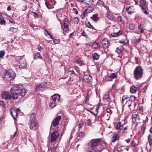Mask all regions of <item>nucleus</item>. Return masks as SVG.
Listing matches in <instances>:
<instances>
[{
    "instance_id": "nucleus-5",
    "label": "nucleus",
    "mask_w": 152,
    "mask_h": 152,
    "mask_svg": "<svg viewBox=\"0 0 152 152\" xmlns=\"http://www.w3.org/2000/svg\"><path fill=\"white\" fill-rule=\"evenodd\" d=\"M61 117L60 115H58L54 118L52 123V126H55L59 124V121L61 119Z\"/></svg>"
},
{
    "instance_id": "nucleus-53",
    "label": "nucleus",
    "mask_w": 152,
    "mask_h": 152,
    "mask_svg": "<svg viewBox=\"0 0 152 152\" xmlns=\"http://www.w3.org/2000/svg\"><path fill=\"white\" fill-rule=\"evenodd\" d=\"M84 125V124L83 123L79 124H78V128L79 129L81 128Z\"/></svg>"
},
{
    "instance_id": "nucleus-57",
    "label": "nucleus",
    "mask_w": 152,
    "mask_h": 152,
    "mask_svg": "<svg viewBox=\"0 0 152 152\" xmlns=\"http://www.w3.org/2000/svg\"><path fill=\"white\" fill-rule=\"evenodd\" d=\"M132 147H134L136 146V144L134 143V142L133 141L132 142Z\"/></svg>"
},
{
    "instance_id": "nucleus-6",
    "label": "nucleus",
    "mask_w": 152,
    "mask_h": 152,
    "mask_svg": "<svg viewBox=\"0 0 152 152\" xmlns=\"http://www.w3.org/2000/svg\"><path fill=\"white\" fill-rule=\"evenodd\" d=\"M15 77V73L7 72L5 76V77L8 80H11L14 78Z\"/></svg>"
},
{
    "instance_id": "nucleus-39",
    "label": "nucleus",
    "mask_w": 152,
    "mask_h": 152,
    "mask_svg": "<svg viewBox=\"0 0 152 152\" xmlns=\"http://www.w3.org/2000/svg\"><path fill=\"white\" fill-rule=\"evenodd\" d=\"M140 3L141 4L140 5H141L142 6L145 5L146 4V1L145 0H141L140 1Z\"/></svg>"
},
{
    "instance_id": "nucleus-22",
    "label": "nucleus",
    "mask_w": 152,
    "mask_h": 152,
    "mask_svg": "<svg viewBox=\"0 0 152 152\" xmlns=\"http://www.w3.org/2000/svg\"><path fill=\"white\" fill-rule=\"evenodd\" d=\"M123 128V125L121 124V123L120 122H118L117 125L116 129L119 130H121Z\"/></svg>"
},
{
    "instance_id": "nucleus-52",
    "label": "nucleus",
    "mask_w": 152,
    "mask_h": 152,
    "mask_svg": "<svg viewBox=\"0 0 152 152\" xmlns=\"http://www.w3.org/2000/svg\"><path fill=\"white\" fill-rule=\"evenodd\" d=\"M115 52L118 53L120 54L121 53V51L118 48H117L116 49Z\"/></svg>"
},
{
    "instance_id": "nucleus-24",
    "label": "nucleus",
    "mask_w": 152,
    "mask_h": 152,
    "mask_svg": "<svg viewBox=\"0 0 152 152\" xmlns=\"http://www.w3.org/2000/svg\"><path fill=\"white\" fill-rule=\"evenodd\" d=\"M93 58L95 60H97L99 58V55L96 53H94L92 55Z\"/></svg>"
},
{
    "instance_id": "nucleus-58",
    "label": "nucleus",
    "mask_w": 152,
    "mask_h": 152,
    "mask_svg": "<svg viewBox=\"0 0 152 152\" xmlns=\"http://www.w3.org/2000/svg\"><path fill=\"white\" fill-rule=\"evenodd\" d=\"M100 106V105H99V104H98L96 108V111L97 113L98 112V110L99 109V107Z\"/></svg>"
},
{
    "instance_id": "nucleus-9",
    "label": "nucleus",
    "mask_w": 152,
    "mask_h": 152,
    "mask_svg": "<svg viewBox=\"0 0 152 152\" xmlns=\"http://www.w3.org/2000/svg\"><path fill=\"white\" fill-rule=\"evenodd\" d=\"M38 127L37 124L36 122L31 123L30 128L31 129L35 130Z\"/></svg>"
},
{
    "instance_id": "nucleus-36",
    "label": "nucleus",
    "mask_w": 152,
    "mask_h": 152,
    "mask_svg": "<svg viewBox=\"0 0 152 152\" xmlns=\"http://www.w3.org/2000/svg\"><path fill=\"white\" fill-rule=\"evenodd\" d=\"M5 23V21L3 17L0 18V24H4Z\"/></svg>"
},
{
    "instance_id": "nucleus-61",
    "label": "nucleus",
    "mask_w": 152,
    "mask_h": 152,
    "mask_svg": "<svg viewBox=\"0 0 152 152\" xmlns=\"http://www.w3.org/2000/svg\"><path fill=\"white\" fill-rule=\"evenodd\" d=\"M7 10H8V11H10L11 10V7L10 6H9L7 8Z\"/></svg>"
},
{
    "instance_id": "nucleus-35",
    "label": "nucleus",
    "mask_w": 152,
    "mask_h": 152,
    "mask_svg": "<svg viewBox=\"0 0 152 152\" xmlns=\"http://www.w3.org/2000/svg\"><path fill=\"white\" fill-rule=\"evenodd\" d=\"M56 105V104L55 102H50L49 104V107L50 108H53Z\"/></svg>"
},
{
    "instance_id": "nucleus-19",
    "label": "nucleus",
    "mask_w": 152,
    "mask_h": 152,
    "mask_svg": "<svg viewBox=\"0 0 152 152\" xmlns=\"http://www.w3.org/2000/svg\"><path fill=\"white\" fill-rule=\"evenodd\" d=\"M148 142L150 146L151 147L152 145V134H149L148 136Z\"/></svg>"
},
{
    "instance_id": "nucleus-10",
    "label": "nucleus",
    "mask_w": 152,
    "mask_h": 152,
    "mask_svg": "<svg viewBox=\"0 0 152 152\" xmlns=\"http://www.w3.org/2000/svg\"><path fill=\"white\" fill-rule=\"evenodd\" d=\"M103 47L104 48H107L109 45L108 40L107 39H103L102 42Z\"/></svg>"
},
{
    "instance_id": "nucleus-20",
    "label": "nucleus",
    "mask_w": 152,
    "mask_h": 152,
    "mask_svg": "<svg viewBox=\"0 0 152 152\" xmlns=\"http://www.w3.org/2000/svg\"><path fill=\"white\" fill-rule=\"evenodd\" d=\"M122 33V32L121 31H119L117 32L111 34V35L113 37H116L119 36Z\"/></svg>"
},
{
    "instance_id": "nucleus-59",
    "label": "nucleus",
    "mask_w": 152,
    "mask_h": 152,
    "mask_svg": "<svg viewBox=\"0 0 152 152\" xmlns=\"http://www.w3.org/2000/svg\"><path fill=\"white\" fill-rule=\"evenodd\" d=\"M43 48H42L41 47H38L37 48V49H38V50L39 51L41 50H42L43 49Z\"/></svg>"
},
{
    "instance_id": "nucleus-28",
    "label": "nucleus",
    "mask_w": 152,
    "mask_h": 152,
    "mask_svg": "<svg viewBox=\"0 0 152 152\" xmlns=\"http://www.w3.org/2000/svg\"><path fill=\"white\" fill-rule=\"evenodd\" d=\"M137 115L136 114L132 115V121L133 123H135L136 121Z\"/></svg>"
},
{
    "instance_id": "nucleus-25",
    "label": "nucleus",
    "mask_w": 152,
    "mask_h": 152,
    "mask_svg": "<svg viewBox=\"0 0 152 152\" xmlns=\"http://www.w3.org/2000/svg\"><path fill=\"white\" fill-rule=\"evenodd\" d=\"M119 138V137L116 134H114L113 135V142H115L116 140H118Z\"/></svg>"
},
{
    "instance_id": "nucleus-2",
    "label": "nucleus",
    "mask_w": 152,
    "mask_h": 152,
    "mask_svg": "<svg viewBox=\"0 0 152 152\" xmlns=\"http://www.w3.org/2000/svg\"><path fill=\"white\" fill-rule=\"evenodd\" d=\"M100 139H93L89 143V152H101L100 147L101 145Z\"/></svg>"
},
{
    "instance_id": "nucleus-4",
    "label": "nucleus",
    "mask_w": 152,
    "mask_h": 152,
    "mask_svg": "<svg viewBox=\"0 0 152 152\" xmlns=\"http://www.w3.org/2000/svg\"><path fill=\"white\" fill-rule=\"evenodd\" d=\"M136 98L135 96H131L129 98V100L126 102L129 108L131 109V107L134 108L137 105L136 102Z\"/></svg>"
},
{
    "instance_id": "nucleus-46",
    "label": "nucleus",
    "mask_w": 152,
    "mask_h": 152,
    "mask_svg": "<svg viewBox=\"0 0 152 152\" xmlns=\"http://www.w3.org/2000/svg\"><path fill=\"white\" fill-rule=\"evenodd\" d=\"M129 97L127 95H124L122 97V102H123L124 101L128 98Z\"/></svg>"
},
{
    "instance_id": "nucleus-17",
    "label": "nucleus",
    "mask_w": 152,
    "mask_h": 152,
    "mask_svg": "<svg viewBox=\"0 0 152 152\" xmlns=\"http://www.w3.org/2000/svg\"><path fill=\"white\" fill-rule=\"evenodd\" d=\"M64 28H63V31L67 32L69 30V25L67 23L64 22L63 24Z\"/></svg>"
},
{
    "instance_id": "nucleus-50",
    "label": "nucleus",
    "mask_w": 152,
    "mask_h": 152,
    "mask_svg": "<svg viewBox=\"0 0 152 152\" xmlns=\"http://www.w3.org/2000/svg\"><path fill=\"white\" fill-rule=\"evenodd\" d=\"M72 11L74 13H75L77 15L78 14V11L76 9L73 8L72 10Z\"/></svg>"
},
{
    "instance_id": "nucleus-13",
    "label": "nucleus",
    "mask_w": 152,
    "mask_h": 152,
    "mask_svg": "<svg viewBox=\"0 0 152 152\" xmlns=\"http://www.w3.org/2000/svg\"><path fill=\"white\" fill-rule=\"evenodd\" d=\"M52 97L54 102H55L56 100H58V102L60 101V97L59 94H55L52 96Z\"/></svg>"
},
{
    "instance_id": "nucleus-41",
    "label": "nucleus",
    "mask_w": 152,
    "mask_h": 152,
    "mask_svg": "<svg viewBox=\"0 0 152 152\" xmlns=\"http://www.w3.org/2000/svg\"><path fill=\"white\" fill-rule=\"evenodd\" d=\"M109 99V97L108 95H105L104 96L103 99L104 101H107Z\"/></svg>"
},
{
    "instance_id": "nucleus-44",
    "label": "nucleus",
    "mask_w": 152,
    "mask_h": 152,
    "mask_svg": "<svg viewBox=\"0 0 152 152\" xmlns=\"http://www.w3.org/2000/svg\"><path fill=\"white\" fill-rule=\"evenodd\" d=\"M23 56H17L15 58V59L17 61H18L19 60H21Z\"/></svg>"
},
{
    "instance_id": "nucleus-21",
    "label": "nucleus",
    "mask_w": 152,
    "mask_h": 152,
    "mask_svg": "<svg viewBox=\"0 0 152 152\" xmlns=\"http://www.w3.org/2000/svg\"><path fill=\"white\" fill-rule=\"evenodd\" d=\"M137 88L133 86L131 87L130 89V91L132 93H135L137 91Z\"/></svg>"
},
{
    "instance_id": "nucleus-54",
    "label": "nucleus",
    "mask_w": 152,
    "mask_h": 152,
    "mask_svg": "<svg viewBox=\"0 0 152 152\" xmlns=\"http://www.w3.org/2000/svg\"><path fill=\"white\" fill-rule=\"evenodd\" d=\"M32 13H33L34 14V15H33L34 16L35 18H38V15L37 14L36 12H32Z\"/></svg>"
},
{
    "instance_id": "nucleus-63",
    "label": "nucleus",
    "mask_w": 152,
    "mask_h": 152,
    "mask_svg": "<svg viewBox=\"0 0 152 152\" xmlns=\"http://www.w3.org/2000/svg\"><path fill=\"white\" fill-rule=\"evenodd\" d=\"M77 1L80 3H81L83 4V0H76Z\"/></svg>"
},
{
    "instance_id": "nucleus-16",
    "label": "nucleus",
    "mask_w": 152,
    "mask_h": 152,
    "mask_svg": "<svg viewBox=\"0 0 152 152\" xmlns=\"http://www.w3.org/2000/svg\"><path fill=\"white\" fill-rule=\"evenodd\" d=\"M36 116L35 114L33 113L31 115L30 117V121L31 123L36 122L35 119Z\"/></svg>"
},
{
    "instance_id": "nucleus-23",
    "label": "nucleus",
    "mask_w": 152,
    "mask_h": 152,
    "mask_svg": "<svg viewBox=\"0 0 152 152\" xmlns=\"http://www.w3.org/2000/svg\"><path fill=\"white\" fill-rule=\"evenodd\" d=\"M117 77V75L116 73H112L110 75L108 76L109 78H112L115 79Z\"/></svg>"
},
{
    "instance_id": "nucleus-56",
    "label": "nucleus",
    "mask_w": 152,
    "mask_h": 152,
    "mask_svg": "<svg viewBox=\"0 0 152 152\" xmlns=\"http://www.w3.org/2000/svg\"><path fill=\"white\" fill-rule=\"evenodd\" d=\"M16 132H15L13 135H12L11 137V139H13L15 136L16 135Z\"/></svg>"
},
{
    "instance_id": "nucleus-31",
    "label": "nucleus",
    "mask_w": 152,
    "mask_h": 152,
    "mask_svg": "<svg viewBox=\"0 0 152 152\" xmlns=\"http://www.w3.org/2000/svg\"><path fill=\"white\" fill-rule=\"evenodd\" d=\"M107 16L108 19L110 20H113L114 18V17L113 15L109 13H107Z\"/></svg>"
},
{
    "instance_id": "nucleus-14",
    "label": "nucleus",
    "mask_w": 152,
    "mask_h": 152,
    "mask_svg": "<svg viewBox=\"0 0 152 152\" xmlns=\"http://www.w3.org/2000/svg\"><path fill=\"white\" fill-rule=\"evenodd\" d=\"M93 3V0H83V4L84 5H91Z\"/></svg>"
},
{
    "instance_id": "nucleus-45",
    "label": "nucleus",
    "mask_w": 152,
    "mask_h": 152,
    "mask_svg": "<svg viewBox=\"0 0 152 152\" xmlns=\"http://www.w3.org/2000/svg\"><path fill=\"white\" fill-rule=\"evenodd\" d=\"M4 52L3 51H1L0 52V58H2L4 56Z\"/></svg>"
},
{
    "instance_id": "nucleus-29",
    "label": "nucleus",
    "mask_w": 152,
    "mask_h": 152,
    "mask_svg": "<svg viewBox=\"0 0 152 152\" xmlns=\"http://www.w3.org/2000/svg\"><path fill=\"white\" fill-rule=\"evenodd\" d=\"M91 18L94 21H97L98 19V18L96 15L94 14L91 17Z\"/></svg>"
},
{
    "instance_id": "nucleus-8",
    "label": "nucleus",
    "mask_w": 152,
    "mask_h": 152,
    "mask_svg": "<svg viewBox=\"0 0 152 152\" xmlns=\"http://www.w3.org/2000/svg\"><path fill=\"white\" fill-rule=\"evenodd\" d=\"M83 78V80L86 83L91 82L92 80L91 77L89 74L84 75Z\"/></svg>"
},
{
    "instance_id": "nucleus-47",
    "label": "nucleus",
    "mask_w": 152,
    "mask_h": 152,
    "mask_svg": "<svg viewBox=\"0 0 152 152\" xmlns=\"http://www.w3.org/2000/svg\"><path fill=\"white\" fill-rule=\"evenodd\" d=\"M87 124L88 126H91V120L90 119H88L87 121Z\"/></svg>"
},
{
    "instance_id": "nucleus-11",
    "label": "nucleus",
    "mask_w": 152,
    "mask_h": 152,
    "mask_svg": "<svg viewBox=\"0 0 152 152\" xmlns=\"http://www.w3.org/2000/svg\"><path fill=\"white\" fill-rule=\"evenodd\" d=\"M126 10L128 14H131L134 12L135 9L134 6H132L126 8Z\"/></svg>"
},
{
    "instance_id": "nucleus-62",
    "label": "nucleus",
    "mask_w": 152,
    "mask_h": 152,
    "mask_svg": "<svg viewBox=\"0 0 152 152\" xmlns=\"http://www.w3.org/2000/svg\"><path fill=\"white\" fill-rule=\"evenodd\" d=\"M64 22H66V23H68L69 22V20H68L67 19V18H66L64 20Z\"/></svg>"
},
{
    "instance_id": "nucleus-37",
    "label": "nucleus",
    "mask_w": 152,
    "mask_h": 152,
    "mask_svg": "<svg viewBox=\"0 0 152 152\" xmlns=\"http://www.w3.org/2000/svg\"><path fill=\"white\" fill-rule=\"evenodd\" d=\"M72 22L75 24H77L79 22L78 18L77 17L74 18L72 20Z\"/></svg>"
},
{
    "instance_id": "nucleus-40",
    "label": "nucleus",
    "mask_w": 152,
    "mask_h": 152,
    "mask_svg": "<svg viewBox=\"0 0 152 152\" xmlns=\"http://www.w3.org/2000/svg\"><path fill=\"white\" fill-rule=\"evenodd\" d=\"M139 31L141 33H143L144 32V29L142 27L141 25H140L138 27Z\"/></svg>"
},
{
    "instance_id": "nucleus-3",
    "label": "nucleus",
    "mask_w": 152,
    "mask_h": 152,
    "mask_svg": "<svg viewBox=\"0 0 152 152\" xmlns=\"http://www.w3.org/2000/svg\"><path fill=\"white\" fill-rule=\"evenodd\" d=\"M134 78L136 80H139L142 78L143 75V69L140 66H137L134 71Z\"/></svg>"
},
{
    "instance_id": "nucleus-12",
    "label": "nucleus",
    "mask_w": 152,
    "mask_h": 152,
    "mask_svg": "<svg viewBox=\"0 0 152 152\" xmlns=\"http://www.w3.org/2000/svg\"><path fill=\"white\" fill-rule=\"evenodd\" d=\"M47 83H43L42 84H39L36 86V89L37 90H39L41 89L45 88L46 87Z\"/></svg>"
},
{
    "instance_id": "nucleus-27",
    "label": "nucleus",
    "mask_w": 152,
    "mask_h": 152,
    "mask_svg": "<svg viewBox=\"0 0 152 152\" xmlns=\"http://www.w3.org/2000/svg\"><path fill=\"white\" fill-rule=\"evenodd\" d=\"M89 9H86V10L84 11L82 13V14L81 15V19H84L86 16V14L87 12V11H88Z\"/></svg>"
},
{
    "instance_id": "nucleus-34",
    "label": "nucleus",
    "mask_w": 152,
    "mask_h": 152,
    "mask_svg": "<svg viewBox=\"0 0 152 152\" xmlns=\"http://www.w3.org/2000/svg\"><path fill=\"white\" fill-rule=\"evenodd\" d=\"M135 28V25L134 23H131L129 26V28L130 30H133Z\"/></svg>"
},
{
    "instance_id": "nucleus-51",
    "label": "nucleus",
    "mask_w": 152,
    "mask_h": 152,
    "mask_svg": "<svg viewBox=\"0 0 152 152\" xmlns=\"http://www.w3.org/2000/svg\"><path fill=\"white\" fill-rule=\"evenodd\" d=\"M79 136L80 137H83L84 136V134L83 132H81L79 133Z\"/></svg>"
},
{
    "instance_id": "nucleus-15",
    "label": "nucleus",
    "mask_w": 152,
    "mask_h": 152,
    "mask_svg": "<svg viewBox=\"0 0 152 152\" xmlns=\"http://www.w3.org/2000/svg\"><path fill=\"white\" fill-rule=\"evenodd\" d=\"M11 114L14 119H15L18 116V113L16 110H11Z\"/></svg>"
},
{
    "instance_id": "nucleus-26",
    "label": "nucleus",
    "mask_w": 152,
    "mask_h": 152,
    "mask_svg": "<svg viewBox=\"0 0 152 152\" xmlns=\"http://www.w3.org/2000/svg\"><path fill=\"white\" fill-rule=\"evenodd\" d=\"M92 47L94 49H97L99 48L100 47L99 46L98 43L97 42H95L92 45Z\"/></svg>"
},
{
    "instance_id": "nucleus-43",
    "label": "nucleus",
    "mask_w": 152,
    "mask_h": 152,
    "mask_svg": "<svg viewBox=\"0 0 152 152\" xmlns=\"http://www.w3.org/2000/svg\"><path fill=\"white\" fill-rule=\"evenodd\" d=\"M117 19L118 20L120 21L121 22H123L124 20L122 18V17L121 16H119L117 18Z\"/></svg>"
},
{
    "instance_id": "nucleus-60",
    "label": "nucleus",
    "mask_w": 152,
    "mask_h": 152,
    "mask_svg": "<svg viewBox=\"0 0 152 152\" xmlns=\"http://www.w3.org/2000/svg\"><path fill=\"white\" fill-rule=\"evenodd\" d=\"M26 67L24 66H21L19 67V68L21 69H23L25 68Z\"/></svg>"
},
{
    "instance_id": "nucleus-55",
    "label": "nucleus",
    "mask_w": 152,
    "mask_h": 152,
    "mask_svg": "<svg viewBox=\"0 0 152 152\" xmlns=\"http://www.w3.org/2000/svg\"><path fill=\"white\" fill-rule=\"evenodd\" d=\"M88 9H89V10L88 11H87V12H91L93 11V8H91V7H89V8H88Z\"/></svg>"
},
{
    "instance_id": "nucleus-7",
    "label": "nucleus",
    "mask_w": 152,
    "mask_h": 152,
    "mask_svg": "<svg viewBox=\"0 0 152 152\" xmlns=\"http://www.w3.org/2000/svg\"><path fill=\"white\" fill-rule=\"evenodd\" d=\"M58 136V133L57 132H53L51 134V142H54L57 138Z\"/></svg>"
},
{
    "instance_id": "nucleus-30",
    "label": "nucleus",
    "mask_w": 152,
    "mask_h": 152,
    "mask_svg": "<svg viewBox=\"0 0 152 152\" xmlns=\"http://www.w3.org/2000/svg\"><path fill=\"white\" fill-rule=\"evenodd\" d=\"M85 24L87 27L89 28H91L94 29V28L93 27L91 24L89 22H88L87 23H86Z\"/></svg>"
},
{
    "instance_id": "nucleus-42",
    "label": "nucleus",
    "mask_w": 152,
    "mask_h": 152,
    "mask_svg": "<svg viewBox=\"0 0 152 152\" xmlns=\"http://www.w3.org/2000/svg\"><path fill=\"white\" fill-rule=\"evenodd\" d=\"M106 110L107 112L109 113V116H110L111 114L112 113V111L109 108H107Z\"/></svg>"
},
{
    "instance_id": "nucleus-1",
    "label": "nucleus",
    "mask_w": 152,
    "mask_h": 152,
    "mask_svg": "<svg viewBox=\"0 0 152 152\" xmlns=\"http://www.w3.org/2000/svg\"><path fill=\"white\" fill-rule=\"evenodd\" d=\"M11 95L7 91L3 92L1 95L3 98L7 100L15 99L18 98V96H23L26 93V91L22 85H16L13 86L11 90Z\"/></svg>"
},
{
    "instance_id": "nucleus-33",
    "label": "nucleus",
    "mask_w": 152,
    "mask_h": 152,
    "mask_svg": "<svg viewBox=\"0 0 152 152\" xmlns=\"http://www.w3.org/2000/svg\"><path fill=\"white\" fill-rule=\"evenodd\" d=\"M141 7L142 12L145 15H148V12L143 7V6H141V5H139Z\"/></svg>"
},
{
    "instance_id": "nucleus-38",
    "label": "nucleus",
    "mask_w": 152,
    "mask_h": 152,
    "mask_svg": "<svg viewBox=\"0 0 152 152\" xmlns=\"http://www.w3.org/2000/svg\"><path fill=\"white\" fill-rule=\"evenodd\" d=\"M45 34L46 36H47L48 35L52 39H53V37L50 34V33L48 32V31L47 30H45Z\"/></svg>"
},
{
    "instance_id": "nucleus-64",
    "label": "nucleus",
    "mask_w": 152,
    "mask_h": 152,
    "mask_svg": "<svg viewBox=\"0 0 152 152\" xmlns=\"http://www.w3.org/2000/svg\"><path fill=\"white\" fill-rule=\"evenodd\" d=\"M82 35L83 36H86V33L84 31H83V32L82 33Z\"/></svg>"
},
{
    "instance_id": "nucleus-49",
    "label": "nucleus",
    "mask_w": 152,
    "mask_h": 152,
    "mask_svg": "<svg viewBox=\"0 0 152 152\" xmlns=\"http://www.w3.org/2000/svg\"><path fill=\"white\" fill-rule=\"evenodd\" d=\"M60 41L59 39H54L53 40V42L54 44H58Z\"/></svg>"
},
{
    "instance_id": "nucleus-48",
    "label": "nucleus",
    "mask_w": 152,
    "mask_h": 152,
    "mask_svg": "<svg viewBox=\"0 0 152 152\" xmlns=\"http://www.w3.org/2000/svg\"><path fill=\"white\" fill-rule=\"evenodd\" d=\"M45 4L46 6L48 9H50L51 8V6L49 4V3L46 2Z\"/></svg>"
},
{
    "instance_id": "nucleus-32",
    "label": "nucleus",
    "mask_w": 152,
    "mask_h": 152,
    "mask_svg": "<svg viewBox=\"0 0 152 152\" xmlns=\"http://www.w3.org/2000/svg\"><path fill=\"white\" fill-rule=\"evenodd\" d=\"M18 30L17 28L13 27H11L9 29V31L15 33Z\"/></svg>"
},
{
    "instance_id": "nucleus-18",
    "label": "nucleus",
    "mask_w": 152,
    "mask_h": 152,
    "mask_svg": "<svg viewBox=\"0 0 152 152\" xmlns=\"http://www.w3.org/2000/svg\"><path fill=\"white\" fill-rule=\"evenodd\" d=\"M34 59H37L38 58L41 59L42 57L40 56V55L39 53L37 52L34 54Z\"/></svg>"
}]
</instances>
